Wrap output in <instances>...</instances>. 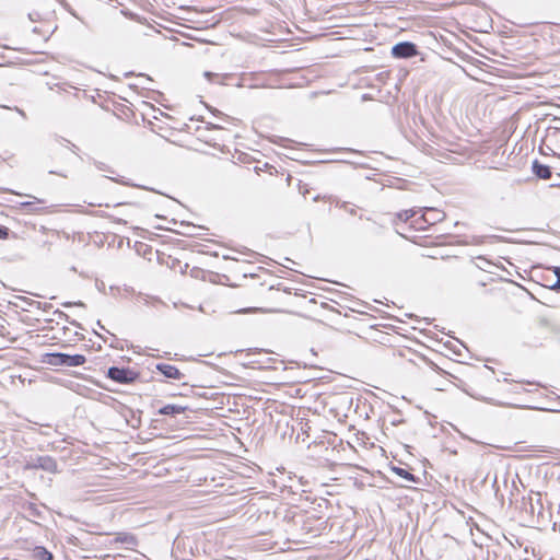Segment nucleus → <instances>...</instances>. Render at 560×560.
Masks as SVG:
<instances>
[{
  "instance_id": "6",
  "label": "nucleus",
  "mask_w": 560,
  "mask_h": 560,
  "mask_svg": "<svg viewBox=\"0 0 560 560\" xmlns=\"http://www.w3.org/2000/svg\"><path fill=\"white\" fill-rule=\"evenodd\" d=\"M27 467L42 468L49 472L57 470L56 462L49 456H40L36 458L32 464H28Z\"/></svg>"
},
{
  "instance_id": "12",
  "label": "nucleus",
  "mask_w": 560,
  "mask_h": 560,
  "mask_svg": "<svg viewBox=\"0 0 560 560\" xmlns=\"http://www.w3.org/2000/svg\"><path fill=\"white\" fill-rule=\"evenodd\" d=\"M416 214V211L412 209L404 210L401 212H398L396 214L397 219L401 222H407L409 219L413 218Z\"/></svg>"
},
{
  "instance_id": "2",
  "label": "nucleus",
  "mask_w": 560,
  "mask_h": 560,
  "mask_svg": "<svg viewBox=\"0 0 560 560\" xmlns=\"http://www.w3.org/2000/svg\"><path fill=\"white\" fill-rule=\"evenodd\" d=\"M539 151L544 155L559 158L560 153V128L548 127L541 140Z\"/></svg>"
},
{
  "instance_id": "15",
  "label": "nucleus",
  "mask_w": 560,
  "mask_h": 560,
  "mask_svg": "<svg viewBox=\"0 0 560 560\" xmlns=\"http://www.w3.org/2000/svg\"><path fill=\"white\" fill-rule=\"evenodd\" d=\"M555 273H556L558 279H557V282H556V284L553 287L557 288V289H560V267H556L555 268Z\"/></svg>"
},
{
  "instance_id": "8",
  "label": "nucleus",
  "mask_w": 560,
  "mask_h": 560,
  "mask_svg": "<svg viewBox=\"0 0 560 560\" xmlns=\"http://www.w3.org/2000/svg\"><path fill=\"white\" fill-rule=\"evenodd\" d=\"M533 172L537 177L542 178V179H549L551 177L550 167L547 165L540 164L538 161H534Z\"/></svg>"
},
{
  "instance_id": "10",
  "label": "nucleus",
  "mask_w": 560,
  "mask_h": 560,
  "mask_svg": "<svg viewBox=\"0 0 560 560\" xmlns=\"http://www.w3.org/2000/svg\"><path fill=\"white\" fill-rule=\"evenodd\" d=\"M33 556L36 560H51L52 555L44 547H36L33 551Z\"/></svg>"
},
{
  "instance_id": "17",
  "label": "nucleus",
  "mask_w": 560,
  "mask_h": 560,
  "mask_svg": "<svg viewBox=\"0 0 560 560\" xmlns=\"http://www.w3.org/2000/svg\"><path fill=\"white\" fill-rule=\"evenodd\" d=\"M38 18H39V14H38V13H36V12H34V13H30V14H28V19H30L31 21H33V22H34V21H37V19H38Z\"/></svg>"
},
{
  "instance_id": "18",
  "label": "nucleus",
  "mask_w": 560,
  "mask_h": 560,
  "mask_svg": "<svg viewBox=\"0 0 560 560\" xmlns=\"http://www.w3.org/2000/svg\"><path fill=\"white\" fill-rule=\"evenodd\" d=\"M420 219H421L422 221H424V222H429V223H431V222L425 218V215H424V214H423Z\"/></svg>"
},
{
  "instance_id": "14",
  "label": "nucleus",
  "mask_w": 560,
  "mask_h": 560,
  "mask_svg": "<svg viewBox=\"0 0 560 560\" xmlns=\"http://www.w3.org/2000/svg\"><path fill=\"white\" fill-rule=\"evenodd\" d=\"M118 540H120L122 542H127V544L135 542V538L131 535H125L124 537H118Z\"/></svg>"
},
{
  "instance_id": "5",
  "label": "nucleus",
  "mask_w": 560,
  "mask_h": 560,
  "mask_svg": "<svg viewBox=\"0 0 560 560\" xmlns=\"http://www.w3.org/2000/svg\"><path fill=\"white\" fill-rule=\"evenodd\" d=\"M392 54L396 58H410L418 54L417 47L415 44L409 42H402L396 44L392 48Z\"/></svg>"
},
{
  "instance_id": "3",
  "label": "nucleus",
  "mask_w": 560,
  "mask_h": 560,
  "mask_svg": "<svg viewBox=\"0 0 560 560\" xmlns=\"http://www.w3.org/2000/svg\"><path fill=\"white\" fill-rule=\"evenodd\" d=\"M46 357L47 360L45 362L55 366H80L86 361L82 354L47 353Z\"/></svg>"
},
{
  "instance_id": "21",
  "label": "nucleus",
  "mask_w": 560,
  "mask_h": 560,
  "mask_svg": "<svg viewBox=\"0 0 560 560\" xmlns=\"http://www.w3.org/2000/svg\"><path fill=\"white\" fill-rule=\"evenodd\" d=\"M57 1H58V2H60V3H62V2H63V0H57Z\"/></svg>"
},
{
  "instance_id": "19",
  "label": "nucleus",
  "mask_w": 560,
  "mask_h": 560,
  "mask_svg": "<svg viewBox=\"0 0 560 560\" xmlns=\"http://www.w3.org/2000/svg\"><path fill=\"white\" fill-rule=\"evenodd\" d=\"M205 75H206L207 78H210V77L212 75V73H210V72H206V73H205Z\"/></svg>"
},
{
  "instance_id": "4",
  "label": "nucleus",
  "mask_w": 560,
  "mask_h": 560,
  "mask_svg": "<svg viewBox=\"0 0 560 560\" xmlns=\"http://www.w3.org/2000/svg\"><path fill=\"white\" fill-rule=\"evenodd\" d=\"M107 375L110 380L120 384L132 383L138 377V374L130 369H120L116 366L109 368Z\"/></svg>"
},
{
  "instance_id": "20",
  "label": "nucleus",
  "mask_w": 560,
  "mask_h": 560,
  "mask_svg": "<svg viewBox=\"0 0 560 560\" xmlns=\"http://www.w3.org/2000/svg\"><path fill=\"white\" fill-rule=\"evenodd\" d=\"M429 212L439 214L434 209H429Z\"/></svg>"
},
{
  "instance_id": "1",
  "label": "nucleus",
  "mask_w": 560,
  "mask_h": 560,
  "mask_svg": "<svg viewBox=\"0 0 560 560\" xmlns=\"http://www.w3.org/2000/svg\"><path fill=\"white\" fill-rule=\"evenodd\" d=\"M295 524L301 525V533L293 535V540L303 544L307 542L308 537H315L324 529V522L315 516L301 515Z\"/></svg>"
},
{
  "instance_id": "11",
  "label": "nucleus",
  "mask_w": 560,
  "mask_h": 560,
  "mask_svg": "<svg viewBox=\"0 0 560 560\" xmlns=\"http://www.w3.org/2000/svg\"><path fill=\"white\" fill-rule=\"evenodd\" d=\"M393 471L396 472L398 476H400L401 478L408 480V481H411L413 482L416 479H415V476L407 471L406 469L404 468H399V467H394L393 468Z\"/></svg>"
},
{
  "instance_id": "16",
  "label": "nucleus",
  "mask_w": 560,
  "mask_h": 560,
  "mask_svg": "<svg viewBox=\"0 0 560 560\" xmlns=\"http://www.w3.org/2000/svg\"><path fill=\"white\" fill-rule=\"evenodd\" d=\"M8 236V229L0 226V240H4Z\"/></svg>"
},
{
  "instance_id": "13",
  "label": "nucleus",
  "mask_w": 560,
  "mask_h": 560,
  "mask_svg": "<svg viewBox=\"0 0 560 560\" xmlns=\"http://www.w3.org/2000/svg\"><path fill=\"white\" fill-rule=\"evenodd\" d=\"M553 529H558L560 532V506L556 515V520L553 522Z\"/></svg>"
},
{
  "instance_id": "7",
  "label": "nucleus",
  "mask_w": 560,
  "mask_h": 560,
  "mask_svg": "<svg viewBox=\"0 0 560 560\" xmlns=\"http://www.w3.org/2000/svg\"><path fill=\"white\" fill-rule=\"evenodd\" d=\"M156 370L160 371L167 378L180 380L183 376V374L176 366L168 363L156 364Z\"/></svg>"
},
{
  "instance_id": "9",
  "label": "nucleus",
  "mask_w": 560,
  "mask_h": 560,
  "mask_svg": "<svg viewBox=\"0 0 560 560\" xmlns=\"http://www.w3.org/2000/svg\"><path fill=\"white\" fill-rule=\"evenodd\" d=\"M185 411L184 407L177 405H166L159 410L160 415H178Z\"/></svg>"
}]
</instances>
